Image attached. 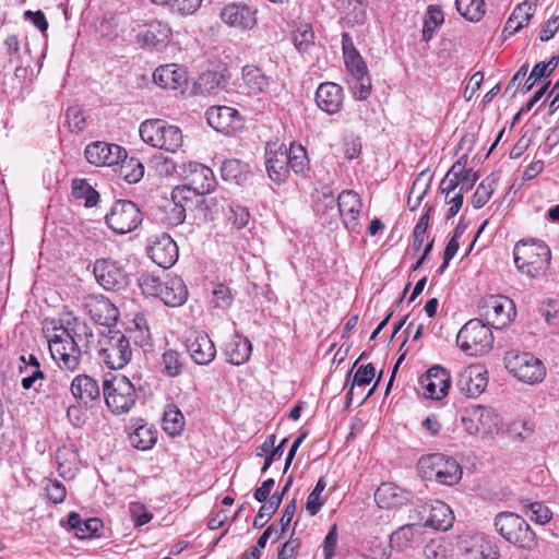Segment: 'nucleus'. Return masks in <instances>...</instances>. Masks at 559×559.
Segmentation results:
<instances>
[{"instance_id":"5fc2aeb1","label":"nucleus","mask_w":559,"mask_h":559,"mask_svg":"<svg viewBox=\"0 0 559 559\" xmlns=\"http://www.w3.org/2000/svg\"><path fill=\"white\" fill-rule=\"evenodd\" d=\"M366 0H348L347 20L349 23L361 25L367 20Z\"/></svg>"},{"instance_id":"ea45409f","label":"nucleus","mask_w":559,"mask_h":559,"mask_svg":"<svg viewBox=\"0 0 559 559\" xmlns=\"http://www.w3.org/2000/svg\"><path fill=\"white\" fill-rule=\"evenodd\" d=\"M119 164V176L128 183H136L143 178L144 166L138 158L126 156Z\"/></svg>"},{"instance_id":"0eeeda50","label":"nucleus","mask_w":559,"mask_h":559,"mask_svg":"<svg viewBox=\"0 0 559 559\" xmlns=\"http://www.w3.org/2000/svg\"><path fill=\"white\" fill-rule=\"evenodd\" d=\"M493 343L489 324L479 319L466 322L457 333L456 344L469 356H478L488 352Z\"/></svg>"},{"instance_id":"9d476101","label":"nucleus","mask_w":559,"mask_h":559,"mask_svg":"<svg viewBox=\"0 0 559 559\" xmlns=\"http://www.w3.org/2000/svg\"><path fill=\"white\" fill-rule=\"evenodd\" d=\"M110 229L117 234H127L134 230L142 222V214L138 205L129 200H118L105 217Z\"/></svg>"},{"instance_id":"423d86ee","label":"nucleus","mask_w":559,"mask_h":559,"mask_svg":"<svg viewBox=\"0 0 559 559\" xmlns=\"http://www.w3.org/2000/svg\"><path fill=\"white\" fill-rule=\"evenodd\" d=\"M103 394L108 408L115 415L131 411L138 400L133 383L126 376H115L103 383Z\"/></svg>"},{"instance_id":"13d9d810","label":"nucleus","mask_w":559,"mask_h":559,"mask_svg":"<svg viewBox=\"0 0 559 559\" xmlns=\"http://www.w3.org/2000/svg\"><path fill=\"white\" fill-rule=\"evenodd\" d=\"M344 61L353 78H361V75H366L368 73L367 66L358 51L354 53L349 52V55L344 56Z\"/></svg>"},{"instance_id":"7ed1b4c3","label":"nucleus","mask_w":559,"mask_h":559,"mask_svg":"<svg viewBox=\"0 0 559 559\" xmlns=\"http://www.w3.org/2000/svg\"><path fill=\"white\" fill-rule=\"evenodd\" d=\"M96 350L98 359L114 370L123 368L132 357L130 342L120 330L100 332Z\"/></svg>"},{"instance_id":"dca6fc26","label":"nucleus","mask_w":559,"mask_h":559,"mask_svg":"<svg viewBox=\"0 0 559 559\" xmlns=\"http://www.w3.org/2000/svg\"><path fill=\"white\" fill-rule=\"evenodd\" d=\"M126 154L122 146L103 141L90 143L84 151L86 160L95 166L118 165Z\"/></svg>"},{"instance_id":"c03bdc74","label":"nucleus","mask_w":559,"mask_h":559,"mask_svg":"<svg viewBox=\"0 0 559 559\" xmlns=\"http://www.w3.org/2000/svg\"><path fill=\"white\" fill-rule=\"evenodd\" d=\"M455 5L459 13L472 22L481 20L486 12L484 0H455Z\"/></svg>"},{"instance_id":"a878e982","label":"nucleus","mask_w":559,"mask_h":559,"mask_svg":"<svg viewBox=\"0 0 559 559\" xmlns=\"http://www.w3.org/2000/svg\"><path fill=\"white\" fill-rule=\"evenodd\" d=\"M52 331H61L64 337H69L75 342L78 346H81L83 353H87L90 344L93 341V331L87 323L73 317L67 320L66 323L61 322L59 325H55Z\"/></svg>"},{"instance_id":"f03ea898","label":"nucleus","mask_w":559,"mask_h":559,"mask_svg":"<svg viewBox=\"0 0 559 559\" xmlns=\"http://www.w3.org/2000/svg\"><path fill=\"white\" fill-rule=\"evenodd\" d=\"M514 263L519 271L536 278L546 274L550 264L549 247L536 239L521 240L513 250Z\"/></svg>"},{"instance_id":"680f3d73","label":"nucleus","mask_w":559,"mask_h":559,"mask_svg":"<svg viewBox=\"0 0 559 559\" xmlns=\"http://www.w3.org/2000/svg\"><path fill=\"white\" fill-rule=\"evenodd\" d=\"M35 369L31 370V374H26L21 380V385L24 390L34 389L35 391L39 390L41 382L45 379V372L40 369V364H35Z\"/></svg>"},{"instance_id":"6e6d98bb","label":"nucleus","mask_w":559,"mask_h":559,"mask_svg":"<svg viewBox=\"0 0 559 559\" xmlns=\"http://www.w3.org/2000/svg\"><path fill=\"white\" fill-rule=\"evenodd\" d=\"M325 487L326 481L324 477H320L313 490L309 493L306 502V509L310 515H316L323 506V501L320 499V495L325 489Z\"/></svg>"},{"instance_id":"a18cd8bd","label":"nucleus","mask_w":559,"mask_h":559,"mask_svg":"<svg viewBox=\"0 0 559 559\" xmlns=\"http://www.w3.org/2000/svg\"><path fill=\"white\" fill-rule=\"evenodd\" d=\"M72 194L75 199H84L86 207H93L99 201V193L85 179L72 180Z\"/></svg>"},{"instance_id":"e433bc0d","label":"nucleus","mask_w":559,"mask_h":559,"mask_svg":"<svg viewBox=\"0 0 559 559\" xmlns=\"http://www.w3.org/2000/svg\"><path fill=\"white\" fill-rule=\"evenodd\" d=\"M203 194L199 193L191 186L182 185L173 189L171 200L175 205L192 211L202 202Z\"/></svg>"},{"instance_id":"6ab92c4d","label":"nucleus","mask_w":559,"mask_h":559,"mask_svg":"<svg viewBox=\"0 0 559 559\" xmlns=\"http://www.w3.org/2000/svg\"><path fill=\"white\" fill-rule=\"evenodd\" d=\"M147 254L158 266L168 269L178 260V246L168 234L163 233L147 248Z\"/></svg>"},{"instance_id":"864d4df0","label":"nucleus","mask_w":559,"mask_h":559,"mask_svg":"<svg viewBox=\"0 0 559 559\" xmlns=\"http://www.w3.org/2000/svg\"><path fill=\"white\" fill-rule=\"evenodd\" d=\"M321 206L324 207L322 215H325L328 223L331 224L338 217L337 199L334 198L333 193L328 188H323L322 197L318 203V211H321Z\"/></svg>"},{"instance_id":"e2e57ef3","label":"nucleus","mask_w":559,"mask_h":559,"mask_svg":"<svg viewBox=\"0 0 559 559\" xmlns=\"http://www.w3.org/2000/svg\"><path fill=\"white\" fill-rule=\"evenodd\" d=\"M376 376V369L372 364L361 365L354 374L352 386H362L369 384Z\"/></svg>"},{"instance_id":"ddd939ff","label":"nucleus","mask_w":559,"mask_h":559,"mask_svg":"<svg viewBox=\"0 0 559 559\" xmlns=\"http://www.w3.org/2000/svg\"><path fill=\"white\" fill-rule=\"evenodd\" d=\"M265 167L270 179L283 183L289 176V155L285 144L267 143L265 147Z\"/></svg>"},{"instance_id":"774afa93","label":"nucleus","mask_w":559,"mask_h":559,"mask_svg":"<svg viewBox=\"0 0 559 559\" xmlns=\"http://www.w3.org/2000/svg\"><path fill=\"white\" fill-rule=\"evenodd\" d=\"M67 119L72 132H81L84 130L85 118L79 107H69L67 110Z\"/></svg>"},{"instance_id":"1a4fd4ad","label":"nucleus","mask_w":559,"mask_h":559,"mask_svg":"<svg viewBox=\"0 0 559 559\" xmlns=\"http://www.w3.org/2000/svg\"><path fill=\"white\" fill-rule=\"evenodd\" d=\"M51 358L61 370L75 371L81 364L83 349L69 337H64L61 331H52L47 335Z\"/></svg>"},{"instance_id":"603ef678","label":"nucleus","mask_w":559,"mask_h":559,"mask_svg":"<svg viewBox=\"0 0 559 559\" xmlns=\"http://www.w3.org/2000/svg\"><path fill=\"white\" fill-rule=\"evenodd\" d=\"M289 171L293 170L297 175H302L308 170V157L306 150L301 146L292 145L288 150Z\"/></svg>"},{"instance_id":"79ce46f5","label":"nucleus","mask_w":559,"mask_h":559,"mask_svg":"<svg viewBox=\"0 0 559 559\" xmlns=\"http://www.w3.org/2000/svg\"><path fill=\"white\" fill-rule=\"evenodd\" d=\"M185 427V418L175 405H168L163 415V428L170 436H177Z\"/></svg>"},{"instance_id":"052dcab7","label":"nucleus","mask_w":559,"mask_h":559,"mask_svg":"<svg viewBox=\"0 0 559 559\" xmlns=\"http://www.w3.org/2000/svg\"><path fill=\"white\" fill-rule=\"evenodd\" d=\"M371 88H372V85H371V81L368 76V73L366 75H361V78L360 76L353 78L352 90H353L354 97L356 99H359V100L367 99L371 93Z\"/></svg>"},{"instance_id":"473e14b6","label":"nucleus","mask_w":559,"mask_h":559,"mask_svg":"<svg viewBox=\"0 0 559 559\" xmlns=\"http://www.w3.org/2000/svg\"><path fill=\"white\" fill-rule=\"evenodd\" d=\"M251 352V342L247 337H242L238 334L233 336L225 348L228 361L236 366L245 364L250 358Z\"/></svg>"},{"instance_id":"6e6552de","label":"nucleus","mask_w":559,"mask_h":559,"mask_svg":"<svg viewBox=\"0 0 559 559\" xmlns=\"http://www.w3.org/2000/svg\"><path fill=\"white\" fill-rule=\"evenodd\" d=\"M504 366L516 379L526 383L543 381L546 369L543 362L531 353L510 350L503 357Z\"/></svg>"},{"instance_id":"c756f323","label":"nucleus","mask_w":559,"mask_h":559,"mask_svg":"<svg viewBox=\"0 0 559 559\" xmlns=\"http://www.w3.org/2000/svg\"><path fill=\"white\" fill-rule=\"evenodd\" d=\"M171 35L170 27L160 21H152L136 35V43L142 48H156L164 45Z\"/></svg>"},{"instance_id":"393cba45","label":"nucleus","mask_w":559,"mask_h":559,"mask_svg":"<svg viewBox=\"0 0 559 559\" xmlns=\"http://www.w3.org/2000/svg\"><path fill=\"white\" fill-rule=\"evenodd\" d=\"M338 217H341L346 228L356 230L358 226V216L361 211V201L353 190H344L337 197Z\"/></svg>"},{"instance_id":"2f4dec72","label":"nucleus","mask_w":559,"mask_h":559,"mask_svg":"<svg viewBox=\"0 0 559 559\" xmlns=\"http://www.w3.org/2000/svg\"><path fill=\"white\" fill-rule=\"evenodd\" d=\"M68 525L74 531L78 538L85 539L97 536L98 531L103 527V522L97 518L82 520L80 514L71 512L68 516Z\"/></svg>"},{"instance_id":"20e7f679","label":"nucleus","mask_w":559,"mask_h":559,"mask_svg":"<svg viewBox=\"0 0 559 559\" xmlns=\"http://www.w3.org/2000/svg\"><path fill=\"white\" fill-rule=\"evenodd\" d=\"M496 531L509 543L532 550L537 546L536 535L527 522L514 512H500L495 518Z\"/></svg>"},{"instance_id":"4468645a","label":"nucleus","mask_w":559,"mask_h":559,"mask_svg":"<svg viewBox=\"0 0 559 559\" xmlns=\"http://www.w3.org/2000/svg\"><path fill=\"white\" fill-rule=\"evenodd\" d=\"M83 306L90 318L96 324L110 328L118 321V308L103 295L86 296Z\"/></svg>"},{"instance_id":"338daca9","label":"nucleus","mask_w":559,"mask_h":559,"mask_svg":"<svg viewBox=\"0 0 559 559\" xmlns=\"http://www.w3.org/2000/svg\"><path fill=\"white\" fill-rule=\"evenodd\" d=\"M475 559H498L499 550L497 545L489 540H483L475 549L472 550Z\"/></svg>"},{"instance_id":"69168bd1","label":"nucleus","mask_w":559,"mask_h":559,"mask_svg":"<svg viewBox=\"0 0 559 559\" xmlns=\"http://www.w3.org/2000/svg\"><path fill=\"white\" fill-rule=\"evenodd\" d=\"M45 489L47 498L53 503H61L66 499V487L58 480L49 479Z\"/></svg>"},{"instance_id":"f257e3e1","label":"nucleus","mask_w":559,"mask_h":559,"mask_svg":"<svg viewBox=\"0 0 559 559\" xmlns=\"http://www.w3.org/2000/svg\"><path fill=\"white\" fill-rule=\"evenodd\" d=\"M139 286L147 296L158 297L166 306L179 307L188 298V288L181 277L166 274L163 278L150 273L139 277Z\"/></svg>"},{"instance_id":"72a5a7b5","label":"nucleus","mask_w":559,"mask_h":559,"mask_svg":"<svg viewBox=\"0 0 559 559\" xmlns=\"http://www.w3.org/2000/svg\"><path fill=\"white\" fill-rule=\"evenodd\" d=\"M227 84L226 76L217 71L202 73L194 83V90L200 95H213L223 90Z\"/></svg>"},{"instance_id":"58836bf2","label":"nucleus","mask_w":559,"mask_h":559,"mask_svg":"<svg viewBox=\"0 0 559 559\" xmlns=\"http://www.w3.org/2000/svg\"><path fill=\"white\" fill-rule=\"evenodd\" d=\"M159 134L162 136L156 147L165 150L170 153H175L181 147L183 142V135L181 130L177 126L168 124L166 122L163 132H160Z\"/></svg>"},{"instance_id":"49530a36","label":"nucleus","mask_w":559,"mask_h":559,"mask_svg":"<svg viewBox=\"0 0 559 559\" xmlns=\"http://www.w3.org/2000/svg\"><path fill=\"white\" fill-rule=\"evenodd\" d=\"M267 503L261 506L253 520V527L261 528L263 527L272 515L277 511L282 503V496H277V492L273 493L270 499L266 500Z\"/></svg>"},{"instance_id":"de8ad7c7","label":"nucleus","mask_w":559,"mask_h":559,"mask_svg":"<svg viewBox=\"0 0 559 559\" xmlns=\"http://www.w3.org/2000/svg\"><path fill=\"white\" fill-rule=\"evenodd\" d=\"M293 41L299 52H307L314 45V33L309 24H300L293 33Z\"/></svg>"},{"instance_id":"09e8293b","label":"nucleus","mask_w":559,"mask_h":559,"mask_svg":"<svg viewBox=\"0 0 559 559\" xmlns=\"http://www.w3.org/2000/svg\"><path fill=\"white\" fill-rule=\"evenodd\" d=\"M130 441L136 449L147 450L155 444L156 436L151 428L145 425H141L130 435Z\"/></svg>"},{"instance_id":"cd10ccee","label":"nucleus","mask_w":559,"mask_h":559,"mask_svg":"<svg viewBox=\"0 0 559 559\" xmlns=\"http://www.w3.org/2000/svg\"><path fill=\"white\" fill-rule=\"evenodd\" d=\"M423 530L419 524H405L390 535V545L396 551L417 548L423 543Z\"/></svg>"},{"instance_id":"bf43d9fd","label":"nucleus","mask_w":559,"mask_h":559,"mask_svg":"<svg viewBox=\"0 0 559 559\" xmlns=\"http://www.w3.org/2000/svg\"><path fill=\"white\" fill-rule=\"evenodd\" d=\"M537 5V0L534 1H524L523 3H520L516 5V8L513 10L511 16L515 20V22H523V27L526 26L531 19L534 15V10Z\"/></svg>"},{"instance_id":"2eb2a0df","label":"nucleus","mask_w":559,"mask_h":559,"mask_svg":"<svg viewBox=\"0 0 559 559\" xmlns=\"http://www.w3.org/2000/svg\"><path fill=\"white\" fill-rule=\"evenodd\" d=\"M418 514L424 526L447 531L453 525L454 515L451 508L440 500H433L419 507Z\"/></svg>"},{"instance_id":"aec40b11","label":"nucleus","mask_w":559,"mask_h":559,"mask_svg":"<svg viewBox=\"0 0 559 559\" xmlns=\"http://www.w3.org/2000/svg\"><path fill=\"white\" fill-rule=\"evenodd\" d=\"M187 352L200 366H207L216 356V347L205 332H194L186 341Z\"/></svg>"},{"instance_id":"bb28decb","label":"nucleus","mask_w":559,"mask_h":559,"mask_svg":"<svg viewBox=\"0 0 559 559\" xmlns=\"http://www.w3.org/2000/svg\"><path fill=\"white\" fill-rule=\"evenodd\" d=\"M153 79L158 86L167 90H183L188 84L186 69L175 63L159 66Z\"/></svg>"},{"instance_id":"5701e85b","label":"nucleus","mask_w":559,"mask_h":559,"mask_svg":"<svg viewBox=\"0 0 559 559\" xmlns=\"http://www.w3.org/2000/svg\"><path fill=\"white\" fill-rule=\"evenodd\" d=\"M487 381L486 370L480 366H468L459 374L456 385L467 396L476 397L485 391Z\"/></svg>"},{"instance_id":"3c124183","label":"nucleus","mask_w":559,"mask_h":559,"mask_svg":"<svg viewBox=\"0 0 559 559\" xmlns=\"http://www.w3.org/2000/svg\"><path fill=\"white\" fill-rule=\"evenodd\" d=\"M247 165L241 163L238 159H227L222 165V177L226 181H235L239 183L246 171H247Z\"/></svg>"},{"instance_id":"f3484780","label":"nucleus","mask_w":559,"mask_h":559,"mask_svg":"<svg viewBox=\"0 0 559 559\" xmlns=\"http://www.w3.org/2000/svg\"><path fill=\"white\" fill-rule=\"evenodd\" d=\"M419 383L424 389V396L432 400H441L448 394L450 389V374L440 367H431L425 374L419 378Z\"/></svg>"},{"instance_id":"37998d69","label":"nucleus","mask_w":559,"mask_h":559,"mask_svg":"<svg viewBox=\"0 0 559 559\" xmlns=\"http://www.w3.org/2000/svg\"><path fill=\"white\" fill-rule=\"evenodd\" d=\"M497 182V175L490 174L478 185L472 198V204L475 209L483 207L489 201Z\"/></svg>"},{"instance_id":"7c9ffc66","label":"nucleus","mask_w":559,"mask_h":559,"mask_svg":"<svg viewBox=\"0 0 559 559\" xmlns=\"http://www.w3.org/2000/svg\"><path fill=\"white\" fill-rule=\"evenodd\" d=\"M188 167L190 180L188 186L203 195L214 190L216 181L211 168L199 163H189Z\"/></svg>"},{"instance_id":"8fccbe9b","label":"nucleus","mask_w":559,"mask_h":559,"mask_svg":"<svg viewBox=\"0 0 559 559\" xmlns=\"http://www.w3.org/2000/svg\"><path fill=\"white\" fill-rule=\"evenodd\" d=\"M443 23V13L437 8L430 5L427 10V14L423 26V39L429 41L433 35L436 28Z\"/></svg>"},{"instance_id":"39448f33","label":"nucleus","mask_w":559,"mask_h":559,"mask_svg":"<svg viewBox=\"0 0 559 559\" xmlns=\"http://www.w3.org/2000/svg\"><path fill=\"white\" fill-rule=\"evenodd\" d=\"M418 468L425 479H436L440 484L452 486L462 478V468L452 457L441 453L424 455L418 461Z\"/></svg>"},{"instance_id":"f8f14e48","label":"nucleus","mask_w":559,"mask_h":559,"mask_svg":"<svg viewBox=\"0 0 559 559\" xmlns=\"http://www.w3.org/2000/svg\"><path fill=\"white\" fill-rule=\"evenodd\" d=\"M94 275L97 283L106 290L118 292L123 289L129 283L126 271L115 261L107 259L95 261Z\"/></svg>"},{"instance_id":"c9c22d12","label":"nucleus","mask_w":559,"mask_h":559,"mask_svg":"<svg viewBox=\"0 0 559 559\" xmlns=\"http://www.w3.org/2000/svg\"><path fill=\"white\" fill-rule=\"evenodd\" d=\"M160 372L168 378H177L183 373L185 359L182 354L174 348L166 349L159 360Z\"/></svg>"},{"instance_id":"b1692460","label":"nucleus","mask_w":559,"mask_h":559,"mask_svg":"<svg viewBox=\"0 0 559 559\" xmlns=\"http://www.w3.org/2000/svg\"><path fill=\"white\" fill-rule=\"evenodd\" d=\"M344 93L341 85L333 82H324L316 92V104L324 112L334 115L343 106Z\"/></svg>"},{"instance_id":"0e129e2a","label":"nucleus","mask_w":559,"mask_h":559,"mask_svg":"<svg viewBox=\"0 0 559 559\" xmlns=\"http://www.w3.org/2000/svg\"><path fill=\"white\" fill-rule=\"evenodd\" d=\"M213 302L217 308L227 309L233 302L229 287L224 284L216 285L213 289Z\"/></svg>"},{"instance_id":"a211bd4d","label":"nucleus","mask_w":559,"mask_h":559,"mask_svg":"<svg viewBox=\"0 0 559 559\" xmlns=\"http://www.w3.org/2000/svg\"><path fill=\"white\" fill-rule=\"evenodd\" d=\"M205 115L209 124L225 134L235 132L242 127L238 110L228 106H212Z\"/></svg>"},{"instance_id":"9b49d317","label":"nucleus","mask_w":559,"mask_h":559,"mask_svg":"<svg viewBox=\"0 0 559 559\" xmlns=\"http://www.w3.org/2000/svg\"><path fill=\"white\" fill-rule=\"evenodd\" d=\"M480 316L492 328L501 329L511 321L514 313L513 301L504 296L490 295L479 301Z\"/></svg>"},{"instance_id":"4be33fe9","label":"nucleus","mask_w":559,"mask_h":559,"mask_svg":"<svg viewBox=\"0 0 559 559\" xmlns=\"http://www.w3.org/2000/svg\"><path fill=\"white\" fill-rule=\"evenodd\" d=\"M70 391L78 403L86 408L93 407L94 402L100 399V389L97 381L87 374L76 376L71 381Z\"/></svg>"},{"instance_id":"c85d7f7f","label":"nucleus","mask_w":559,"mask_h":559,"mask_svg":"<svg viewBox=\"0 0 559 559\" xmlns=\"http://www.w3.org/2000/svg\"><path fill=\"white\" fill-rule=\"evenodd\" d=\"M409 492L393 483H382L374 492V501L382 509L397 508L409 501Z\"/></svg>"},{"instance_id":"4d7b16f0","label":"nucleus","mask_w":559,"mask_h":559,"mask_svg":"<svg viewBox=\"0 0 559 559\" xmlns=\"http://www.w3.org/2000/svg\"><path fill=\"white\" fill-rule=\"evenodd\" d=\"M526 514L531 521L535 522L536 524L544 525L549 522L552 513L545 504L540 502H531L527 506Z\"/></svg>"},{"instance_id":"a19ab883","label":"nucleus","mask_w":559,"mask_h":559,"mask_svg":"<svg viewBox=\"0 0 559 559\" xmlns=\"http://www.w3.org/2000/svg\"><path fill=\"white\" fill-rule=\"evenodd\" d=\"M165 120L162 119H147L140 126L139 132L141 139L153 147H156L160 141V132L165 128Z\"/></svg>"},{"instance_id":"412c9836","label":"nucleus","mask_w":559,"mask_h":559,"mask_svg":"<svg viewBox=\"0 0 559 559\" xmlns=\"http://www.w3.org/2000/svg\"><path fill=\"white\" fill-rule=\"evenodd\" d=\"M255 12L246 3L233 2L222 9L221 19L231 27L250 29L257 24Z\"/></svg>"},{"instance_id":"4c0bfd02","label":"nucleus","mask_w":559,"mask_h":559,"mask_svg":"<svg viewBox=\"0 0 559 559\" xmlns=\"http://www.w3.org/2000/svg\"><path fill=\"white\" fill-rule=\"evenodd\" d=\"M79 455L71 447H61L56 452V462L60 476L72 477L78 464Z\"/></svg>"},{"instance_id":"f704fd0d","label":"nucleus","mask_w":559,"mask_h":559,"mask_svg":"<svg viewBox=\"0 0 559 559\" xmlns=\"http://www.w3.org/2000/svg\"><path fill=\"white\" fill-rule=\"evenodd\" d=\"M242 80L250 94L257 95L265 93L269 88V79L263 71L255 67L247 64L242 68Z\"/></svg>"}]
</instances>
